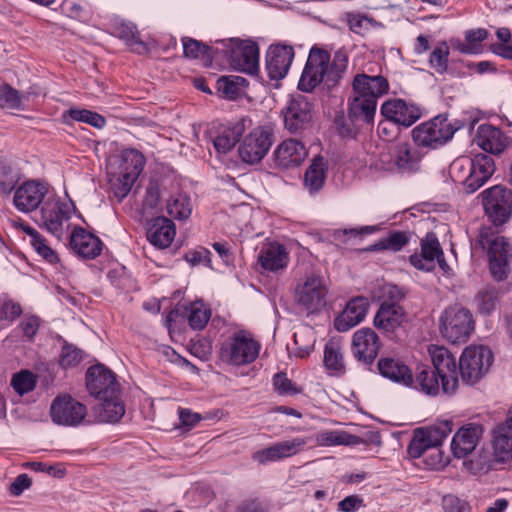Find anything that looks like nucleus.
I'll use <instances>...</instances> for the list:
<instances>
[{
  "instance_id": "f257e3e1",
  "label": "nucleus",
  "mask_w": 512,
  "mask_h": 512,
  "mask_svg": "<svg viewBox=\"0 0 512 512\" xmlns=\"http://www.w3.org/2000/svg\"><path fill=\"white\" fill-rule=\"evenodd\" d=\"M348 58L345 52L337 51L330 64V54L320 48L310 50L305 68L298 83V88L311 92L322 81L335 84L347 68Z\"/></svg>"
},
{
  "instance_id": "f03ea898",
  "label": "nucleus",
  "mask_w": 512,
  "mask_h": 512,
  "mask_svg": "<svg viewBox=\"0 0 512 512\" xmlns=\"http://www.w3.org/2000/svg\"><path fill=\"white\" fill-rule=\"evenodd\" d=\"M384 93V77L357 74L352 82L348 99V116L351 120L373 122L377 99Z\"/></svg>"
},
{
  "instance_id": "7ed1b4c3",
  "label": "nucleus",
  "mask_w": 512,
  "mask_h": 512,
  "mask_svg": "<svg viewBox=\"0 0 512 512\" xmlns=\"http://www.w3.org/2000/svg\"><path fill=\"white\" fill-rule=\"evenodd\" d=\"M495 172V163L491 156L476 154L474 157H459L449 169L453 181L462 184L468 194H473L484 186Z\"/></svg>"
},
{
  "instance_id": "20e7f679",
  "label": "nucleus",
  "mask_w": 512,
  "mask_h": 512,
  "mask_svg": "<svg viewBox=\"0 0 512 512\" xmlns=\"http://www.w3.org/2000/svg\"><path fill=\"white\" fill-rule=\"evenodd\" d=\"M478 242L487 250L489 271L496 281L505 280L511 271L512 244L503 236L494 235L490 228H482Z\"/></svg>"
},
{
  "instance_id": "39448f33",
  "label": "nucleus",
  "mask_w": 512,
  "mask_h": 512,
  "mask_svg": "<svg viewBox=\"0 0 512 512\" xmlns=\"http://www.w3.org/2000/svg\"><path fill=\"white\" fill-rule=\"evenodd\" d=\"M260 344L246 330H239L229 335L219 351L220 359L230 365L241 366L252 363L259 354Z\"/></svg>"
},
{
  "instance_id": "423d86ee",
  "label": "nucleus",
  "mask_w": 512,
  "mask_h": 512,
  "mask_svg": "<svg viewBox=\"0 0 512 512\" xmlns=\"http://www.w3.org/2000/svg\"><path fill=\"white\" fill-rule=\"evenodd\" d=\"M475 328L471 311L454 305L446 308L440 316V332L443 338L453 344L466 342Z\"/></svg>"
},
{
  "instance_id": "0eeeda50",
  "label": "nucleus",
  "mask_w": 512,
  "mask_h": 512,
  "mask_svg": "<svg viewBox=\"0 0 512 512\" xmlns=\"http://www.w3.org/2000/svg\"><path fill=\"white\" fill-rule=\"evenodd\" d=\"M404 297L402 288L386 284V339L403 341L407 337L408 317L400 305Z\"/></svg>"
},
{
  "instance_id": "6e6552de",
  "label": "nucleus",
  "mask_w": 512,
  "mask_h": 512,
  "mask_svg": "<svg viewBox=\"0 0 512 512\" xmlns=\"http://www.w3.org/2000/svg\"><path fill=\"white\" fill-rule=\"evenodd\" d=\"M493 362L492 351L483 345H471L464 349L460 360L459 370L463 382L476 384L489 370Z\"/></svg>"
},
{
  "instance_id": "1a4fd4ad",
  "label": "nucleus",
  "mask_w": 512,
  "mask_h": 512,
  "mask_svg": "<svg viewBox=\"0 0 512 512\" xmlns=\"http://www.w3.org/2000/svg\"><path fill=\"white\" fill-rule=\"evenodd\" d=\"M422 116V109L400 98L386 100V137L402 135L405 130L416 123Z\"/></svg>"
},
{
  "instance_id": "9d476101",
  "label": "nucleus",
  "mask_w": 512,
  "mask_h": 512,
  "mask_svg": "<svg viewBox=\"0 0 512 512\" xmlns=\"http://www.w3.org/2000/svg\"><path fill=\"white\" fill-rule=\"evenodd\" d=\"M273 141L274 132L271 127H255L239 144L238 153L241 160L247 164L259 163L268 153Z\"/></svg>"
},
{
  "instance_id": "9b49d317",
  "label": "nucleus",
  "mask_w": 512,
  "mask_h": 512,
  "mask_svg": "<svg viewBox=\"0 0 512 512\" xmlns=\"http://www.w3.org/2000/svg\"><path fill=\"white\" fill-rule=\"evenodd\" d=\"M487 217L496 226L507 222L512 213V191L505 186L495 185L480 194Z\"/></svg>"
},
{
  "instance_id": "f8f14e48",
  "label": "nucleus",
  "mask_w": 512,
  "mask_h": 512,
  "mask_svg": "<svg viewBox=\"0 0 512 512\" xmlns=\"http://www.w3.org/2000/svg\"><path fill=\"white\" fill-rule=\"evenodd\" d=\"M120 171L114 184V195L121 201L130 192L145 165L144 156L136 149H125L120 157Z\"/></svg>"
},
{
  "instance_id": "ddd939ff",
  "label": "nucleus",
  "mask_w": 512,
  "mask_h": 512,
  "mask_svg": "<svg viewBox=\"0 0 512 512\" xmlns=\"http://www.w3.org/2000/svg\"><path fill=\"white\" fill-rule=\"evenodd\" d=\"M449 421H442L432 426L418 428L408 446V453L412 458H420L428 450L439 447L451 433Z\"/></svg>"
},
{
  "instance_id": "4468645a",
  "label": "nucleus",
  "mask_w": 512,
  "mask_h": 512,
  "mask_svg": "<svg viewBox=\"0 0 512 512\" xmlns=\"http://www.w3.org/2000/svg\"><path fill=\"white\" fill-rule=\"evenodd\" d=\"M434 371L441 380V389L446 394H452L458 386V373L455 357L443 347L431 345L428 348Z\"/></svg>"
},
{
  "instance_id": "2eb2a0df",
  "label": "nucleus",
  "mask_w": 512,
  "mask_h": 512,
  "mask_svg": "<svg viewBox=\"0 0 512 512\" xmlns=\"http://www.w3.org/2000/svg\"><path fill=\"white\" fill-rule=\"evenodd\" d=\"M327 288L317 275L307 276L295 288V300L308 313L319 311L326 304Z\"/></svg>"
},
{
  "instance_id": "dca6fc26",
  "label": "nucleus",
  "mask_w": 512,
  "mask_h": 512,
  "mask_svg": "<svg viewBox=\"0 0 512 512\" xmlns=\"http://www.w3.org/2000/svg\"><path fill=\"white\" fill-rule=\"evenodd\" d=\"M40 214V226L56 236L57 239H61L71 217L70 205L59 199H48L44 202Z\"/></svg>"
},
{
  "instance_id": "f3484780",
  "label": "nucleus",
  "mask_w": 512,
  "mask_h": 512,
  "mask_svg": "<svg viewBox=\"0 0 512 512\" xmlns=\"http://www.w3.org/2000/svg\"><path fill=\"white\" fill-rule=\"evenodd\" d=\"M230 67L236 71L253 74L259 68V49L252 41L231 40L227 50Z\"/></svg>"
},
{
  "instance_id": "a211bd4d",
  "label": "nucleus",
  "mask_w": 512,
  "mask_h": 512,
  "mask_svg": "<svg viewBox=\"0 0 512 512\" xmlns=\"http://www.w3.org/2000/svg\"><path fill=\"white\" fill-rule=\"evenodd\" d=\"M454 130L446 119L435 117L434 119L416 126L412 130V138L416 145L433 147L450 140Z\"/></svg>"
},
{
  "instance_id": "6ab92c4d",
  "label": "nucleus",
  "mask_w": 512,
  "mask_h": 512,
  "mask_svg": "<svg viewBox=\"0 0 512 512\" xmlns=\"http://www.w3.org/2000/svg\"><path fill=\"white\" fill-rule=\"evenodd\" d=\"M87 414L85 405L69 395L56 397L50 407V416L54 423L65 426L80 424Z\"/></svg>"
},
{
  "instance_id": "aec40b11",
  "label": "nucleus",
  "mask_w": 512,
  "mask_h": 512,
  "mask_svg": "<svg viewBox=\"0 0 512 512\" xmlns=\"http://www.w3.org/2000/svg\"><path fill=\"white\" fill-rule=\"evenodd\" d=\"M285 128L291 133L304 130L312 120V103L301 94L292 96L282 110Z\"/></svg>"
},
{
  "instance_id": "412c9836",
  "label": "nucleus",
  "mask_w": 512,
  "mask_h": 512,
  "mask_svg": "<svg viewBox=\"0 0 512 512\" xmlns=\"http://www.w3.org/2000/svg\"><path fill=\"white\" fill-rule=\"evenodd\" d=\"M421 253L413 254L409 260L412 266L418 270L431 271L436 262L444 268L445 260L440 243L434 233H428L421 240Z\"/></svg>"
},
{
  "instance_id": "4be33fe9",
  "label": "nucleus",
  "mask_w": 512,
  "mask_h": 512,
  "mask_svg": "<svg viewBox=\"0 0 512 512\" xmlns=\"http://www.w3.org/2000/svg\"><path fill=\"white\" fill-rule=\"evenodd\" d=\"M86 387L96 398L118 393L119 386L112 371L98 364L91 366L86 373Z\"/></svg>"
},
{
  "instance_id": "5701e85b",
  "label": "nucleus",
  "mask_w": 512,
  "mask_h": 512,
  "mask_svg": "<svg viewBox=\"0 0 512 512\" xmlns=\"http://www.w3.org/2000/svg\"><path fill=\"white\" fill-rule=\"evenodd\" d=\"M381 341L371 328L357 330L352 338L353 355L367 365H371L378 355Z\"/></svg>"
},
{
  "instance_id": "b1692460",
  "label": "nucleus",
  "mask_w": 512,
  "mask_h": 512,
  "mask_svg": "<svg viewBox=\"0 0 512 512\" xmlns=\"http://www.w3.org/2000/svg\"><path fill=\"white\" fill-rule=\"evenodd\" d=\"M294 58V49L290 45H272L266 54V70L272 80L283 79Z\"/></svg>"
},
{
  "instance_id": "393cba45",
  "label": "nucleus",
  "mask_w": 512,
  "mask_h": 512,
  "mask_svg": "<svg viewBox=\"0 0 512 512\" xmlns=\"http://www.w3.org/2000/svg\"><path fill=\"white\" fill-rule=\"evenodd\" d=\"M47 187L35 180L26 181L21 184L14 194V205L21 212L34 211L43 202L47 194Z\"/></svg>"
},
{
  "instance_id": "a878e982",
  "label": "nucleus",
  "mask_w": 512,
  "mask_h": 512,
  "mask_svg": "<svg viewBox=\"0 0 512 512\" xmlns=\"http://www.w3.org/2000/svg\"><path fill=\"white\" fill-rule=\"evenodd\" d=\"M306 444L307 441L304 438L281 441L268 448L256 451L253 453L252 459L259 464L278 461L299 453Z\"/></svg>"
},
{
  "instance_id": "bb28decb",
  "label": "nucleus",
  "mask_w": 512,
  "mask_h": 512,
  "mask_svg": "<svg viewBox=\"0 0 512 512\" xmlns=\"http://www.w3.org/2000/svg\"><path fill=\"white\" fill-rule=\"evenodd\" d=\"M304 144L296 139H286L277 146L273 153L274 163L282 169L299 166L307 157Z\"/></svg>"
},
{
  "instance_id": "cd10ccee",
  "label": "nucleus",
  "mask_w": 512,
  "mask_h": 512,
  "mask_svg": "<svg viewBox=\"0 0 512 512\" xmlns=\"http://www.w3.org/2000/svg\"><path fill=\"white\" fill-rule=\"evenodd\" d=\"M483 434V427L477 423L462 426L453 436L451 450L455 457L464 458L472 453Z\"/></svg>"
},
{
  "instance_id": "c85d7f7f",
  "label": "nucleus",
  "mask_w": 512,
  "mask_h": 512,
  "mask_svg": "<svg viewBox=\"0 0 512 512\" xmlns=\"http://www.w3.org/2000/svg\"><path fill=\"white\" fill-rule=\"evenodd\" d=\"M69 246L79 257L94 259L101 254L103 243L84 228L75 227L70 235Z\"/></svg>"
},
{
  "instance_id": "c756f323",
  "label": "nucleus",
  "mask_w": 512,
  "mask_h": 512,
  "mask_svg": "<svg viewBox=\"0 0 512 512\" xmlns=\"http://www.w3.org/2000/svg\"><path fill=\"white\" fill-rule=\"evenodd\" d=\"M386 142L390 145L386 148L389 151L391 160L394 161L395 165L399 170L403 172H412L417 169L419 157L416 153H412L406 139L402 135H393L386 137Z\"/></svg>"
},
{
  "instance_id": "7c9ffc66",
  "label": "nucleus",
  "mask_w": 512,
  "mask_h": 512,
  "mask_svg": "<svg viewBox=\"0 0 512 512\" xmlns=\"http://www.w3.org/2000/svg\"><path fill=\"white\" fill-rule=\"evenodd\" d=\"M369 302L363 296L352 298L343 312L334 320V327L339 332H345L362 322L367 314Z\"/></svg>"
},
{
  "instance_id": "2f4dec72",
  "label": "nucleus",
  "mask_w": 512,
  "mask_h": 512,
  "mask_svg": "<svg viewBox=\"0 0 512 512\" xmlns=\"http://www.w3.org/2000/svg\"><path fill=\"white\" fill-rule=\"evenodd\" d=\"M474 141L482 150L496 155L508 145V137L499 128L488 124L478 127Z\"/></svg>"
},
{
  "instance_id": "473e14b6",
  "label": "nucleus",
  "mask_w": 512,
  "mask_h": 512,
  "mask_svg": "<svg viewBox=\"0 0 512 512\" xmlns=\"http://www.w3.org/2000/svg\"><path fill=\"white\" fill-rule=\"evenodd\" d=\"M258 262L270 272L284 270L289 262V253L285 246L277 242L264 245L259 253Z\"/></svg>"
},
{
  "instance_id": "72a5a7b5",
  "label": "nucleus",
  "mask_w": 512,
  "mask_h": 512,
  "mask_svg": "<svg viewBox=\"0 0 512 512\" xmlns=\"http://www.w3.org/2000/svg\"><path fill=\"white\" fill-rule=\"evenodd\" d=\"M175 234L174 223L164 216L153 219L147 230L148 240L158 248L168 247L173 241Z\"/></svg>"
},
{
  "instance_id": "f704fd0d",
  "label": "nucleus",
  "mask_w": 512,
  "mask_h": 512,
  "mask_svg": "<svg viewBox=\"0 0 512 512\" xmlns=\"http://www.w3.org/2000/svg\"><path fill=\"white\" fill-rule=\"evenodd\" d=\"M492 457L496 463L512 461V430L498 425L493 430Z\"/></svg>"
},
{
  "instance_id": "c9c22d12",
  "label": "nucleus",
  "mask_w": 512,
  "mask_h": 512,
  "mask_svg": "<svg viewBox=\"0 0 512 512\" xmlns=\"http://www.w3.org/2000/svg\"><path fill=\"white\" fill-rule=\"evenodd\" d=\"M101 402L94 408L98 421L105 423L118 422L125 413L124 404L118 393L98 398Z\"/></svg>"
},
{
  "instance_id": "e433bc0d",
  "label": "nucleus",
  "mask_w": 512,
  "mask_h": 512,
  "mask_svg": "<svg viewBox=\"0 0 512 512\" xmlns=\"http://www.w3.org/2000/svg\"><path fill=\"white\" fill-rule=\"evenodd\" d=\"M324 366L331 376H342L346 373V366L339 341L331 339L324 348Z\"/></svg>"
},
{
  "instance_id": "4c0bfd02",
  "label": "nucleus",
  "mask_w": 512,
  "mask_h": 512,
  "mask_svg": "<svg viewBox=\"0 0 512 512\" xmlns=\"http://www.w3.org/2000/svg\"><path fill=\"white\" fill-rule=\"evenodd\" d=\"M327 162L322 156H317L304 174V185L310 193L318 192L326 180Z\"/></svg>"
},
{
  "instance_id": "58836bf2",
  "label": "nucleus",
  "mask_w": 512,
  "mask_h": 512,
  "mask_svg": "<svg viewBox=\"0 0 512 512\" xmlns=\"http://www.w3.org/2000/svg\"><path fill=\"white\" fill-rule=\"evenodd\" d=\"M244 130L245 126L243 121H238L231 126L223 128L219 135L213 140V145L217 152L223 154L229 152L243 135Z\"/></svg>"
},
{
  "instance_id": "ea45409f",
  "label": "nucleus",
  "mask_w": 512,
  "mask_h": 512,
  "mask_svg": "<svg viewBox=\"0 0 512 512\" xmlns=\"http://www.w3.org/2000/svg\"><path fill=\"white\" fill-rule=\"evenodd\" d=\"M439 377L434 370L426 365L417 367L413 385L427 395H437L440 391Z\"/></svg>"
},
{
  "instance_id": "a19ab883",
  "label": "nucleus",
  "mask_w": 512,
  "mask_h": 512,
  "mask_svg": "<svg viewBox=\"0 0 512 512\" xmlns=\"http://www.w3.org/2000/svg\"><path fill=\"white\" fill-rule=\"evenodd\" d=\"M386 378L403 386L413 385L414 376L409 367L400 360L386 358Z\"/></svg>"
},
{
  "instance_id": "79ce46f5",
  "label": "nucleus",
  "mask_w": 512,
  "mask_h": 512,
  "mask_svg": "<svg viewBox=\"0 0 512 512\" xmlns=\"http://www.w3.org/2000/svg\"><path fill=\"white\" fill-rule=\"evenodd\" d=\"M380 230V226H364L360 229H338L333 232V239L339 245L357 246L361 243L362 238L366 234H370Z\"/></svg>"
},
{
  "instance_id": "37998d69",
  "label": "nucleus",
  "mask_w": 512,
  "mask_h": 512,
  "mask_svg": "<svg viewBox=\"0 0 512 512\" xmlns=\"http://www.w3.org/2000/svg\"><path fill=\"white\" fill-rule=\"evenodd\" d=\"M316 442L320 446L356 445L361 439L345 431H321L316 435Z\"/></svg>"
},
{
  "instance_id": "c03bdc74",
  "label": "nucleus",
  "mask_w": 512,
  "mask_h": 512,
  "mask_svg": "<svg viewBox=\"0 0 512 512\" xmlns=\"http://www.w3.org/2000/svg\"><path fill=\"white\" fill-rule=\"evenodd\" d=\"M186 310L187 320L191 328L201 330L207 325L211 312L203 302H194Z\"/></svg>"
},
{
  "instance_id": "a18cd8bd",
  "label": "nucleus",
  "mask_w": 512,
  "mask_h": 512,
  "mask_svg": "<svg viewBox=\"0 0 512 512\" xmlns=\"http://www.w3.org/2000/svg\"><path fill=\"white\" fill-rule=\"evenodd\" d=\"M449 46L446 41H440L432 50L429 57V65L438 74H444L448 70Z\"/></svg>"
},
{
  "instance_id": "49530a36",
  "label": "nucleus",
  "mask_w": 512,
  "mask_h": 512,
  "mask_svg": "<svg viewBox=\"0 0 512 512\" xmlns=\"http://www.w3.org/2000/svg\"><path fill=\"white\" fill-rule=\"evenodd\" d=\"M477 310L482 315H490L498 302V292L494 287H486L480 290L475 296Z\"/></svg>"
},
{
  "instance_id": "de8ad7c7",
  "label": "nucleus",
  "mask_w": 512,
  "mask_h": 512,
  "mask_svg": "<svg viewBox=\"0 0 512 512\" xmlns=\"http://www.w3.org/2000/svg\"><path fill=\"white\" fill-rule=\"evenodd\" d=\"M30 232V244L33 249L37 252L48 263L55 264L59 261L57 253L47 244V240L37 231L29 230Z\"/></svg>"
},
{
  "instance_id": "09e8293b",
  "label": "nucleus",
  "mask_w": 512,
  "mask_h": 512,
  "mask_svg": "<svg viewBox=\"0 0 512 512\" xmlns=\"http://www.w3.org/2000/svg\"><path fill=\"white\" fill-rule=\"evenodd\" d=\"M348 24L351 31L362 36L381 27L380 22L362 14H349Z\"/></svg>"
},
{
  "instance_id": "8fccbe9b",
  "label": "nucleus",
  "mask_w": 512,
  "mask_h": 512,
  "mask_svg": "<svg viewBox=\"0 0 512 512\" xmlns=\"http://www.w3.org/2000/svg\"><path fill=\"white\" fill-rule=\"evenodd\" d=\"M36 376L29 370L15 373L11 379V386L19 395H24L36 387Z\"/></svg>"
},
{
  "instance_id": "3c124183",
  "label": "nucleus",
  "mask_w": 512,
  "mask_h": 512,
  "mask_svg": "<svg viewBox=\"0 0 512 512\" xmlns=\"http://www.w3.org/2000/svg\"><path fill=\"white\" fill-rule=\"evenodd\" d=\"M189 199L184 195H178L167 203L168 214L175 219H187L191 215Z\"/></svg>"
},
{
  "instance_id": "603ef678",
  "label": "nucleus",
  "mask_w": 512,
  "mask_h": 512,
  "mask_svg": "<svg viewBox=\"0 0 512 512\" xmlns=\"http://www.w3.org/2000/svg\"><path fill=\"white\" fill-rule=\"evenodd\" d=\"M183 50L184 55L188 58L192 59H210L211 57V48L200 41L194 40L192 38H183Z\"/></svg>"
},
{
  "instance_id": "864d4df0",
  "label": "nucleus",
  "mask_w": 512,
  "mask_h": 512,
  "mask_svg": "<svg viewBox=\"0 0 512 512\" xmlns=\"http://www.w3.org/2000/svg\"><path fill=\"white\" fill-rule=\"evenodd\" d=\"M22 98L18 90L8 84L0 85V108L20 109Z\"/></svg>"
},
{
  "instance_id": "5fc2aeb1",
  "label": "nucleus",
  "mask_w": 512,
  "mask_h": 512,
  "mask_svg": "<svg viewBox=\"0 0 512 512\" xmlns=\"http://www.w3.org/2000/svg\"><path fill=\"white\" fill-rule=\"evenodd\" d=\"M68 114L73 120L90 124L95 128H102L106 123L103 116L86 109H70Z\"/></svg>"
},
{
  "instance_id": "6e6d98bb",
  "label": "nucleus",
  "mask_w": 512,
  "mask_h": 512,
  "mask_svg": "<svg viewBox=\"0 0 512 512\" xmlns=\"http://www.w3.org/2000/svg\"><path fill=\"white\" fill-rule=\"evenodd\" d=\"M84 358V352L74 345L65 343L60 354V365L63 368L75 367Z\"/></svg>"
},
{
  "instance_id": "4d7b16f0",
  "label": "nucleus",
  "mask_w": 512,
  "mask_h": 512,
  "mask_svg": "<svg viewBox=\"0 0 512 512\" xmlns=\"http://www.w3.org/2000/svg\"><path fill=\"white\" fill-rule=\"evenodd\" d=\"M422 456L427 468L432 470L443 469L449 463V457L439 447L428 449Z\"/></svg>"
},
{
  "instance_id": "13d9d810",
  "label": "nucleus",
  "mask_w": 512,
  "mask_h": 512,
  "mask_svg": "<svg viewBox=\"0 0 512 512\" xmlns=\"http://www.w3.org/2000/svg\"><path fill=\"white\" fill-rule=\"evenodd\" d=\"M412 234L409 231L390 230L386 235V250L400 251L406 246Z\"/></svg>"
},
{
  "instance_id": "bf43d9fd",
  "label": "nucleus",
  "mask_w": 512,
  "mask_h": 512,
  "mask_svg": "<svg viewBox=\"0 0 512 512\" xmlns=\"http://www.w3.org/2000/svg\"><path fill=\"white\" fill-rule=\"evenodd\" d=\"M275 390L281 395H295L300 392L296 384L285 373H278L273 378Z\"/></svg>"
},
{
  "instance_id": "052dcab7",
  "label": "nucleus",
  "mask_w": 512,
  "mask_h": 512,
  "mask_svg": "<svg viewBox=\"0 0 512 512\" xmlns=\"http://www.w3.org/2000/svg\"><path fill=\"white\" fill-rule=\"evenodd\" d=\"M218 92L227 99L234 100L240 94L241 90L238 89L234 83L232 76H223L217 81Z\"/></svg>"
},
{
  "instance_id": "680f3d73",
  "label": "nucleus",
  "mask_w": 512,
  "mask_h": 512,
  "mask_svg": "<svg viewBox=\"0 0 512 512\" xmlns=\"http://www.w3.org/2000/svg\"><path fill=\"white\" fill-rule=\"evenodd\" d=\"M358 120H351L350 117L344 116L337 117L335 125L339 135L343 138H354L358 133V127L355 122Z\"/></svg>"
},
{
  "instance_id": "e2e57ef3",
  "label": "nucleus",
  "mask_w": 512,
  "mask_h": 512,
  "mask_svg": "<svg viewBox=\"0 0 512 512\" xmlns=\"http://www.w3.org/2000/svg\"><path fill=\"white\" fill-rule=\"evenodd\" d=\"M442 504L444 512H470L469 504L453 495L444 496Z\"/></svg>"
},
{
  "instance_id": "0e129e2a",
  "label": "nucleus",
  "mask_w": 512,
  "mask_h": 512,
  "mask_svg": "<svg viewBox=\"0 0 512 512\" xmlns=\"http://www.w3.org/2000/svg\"><path fill=\"white\" fill-rule=\"evenodd\" d=\"M488 36V31L484 28L471 29L465 32V41L467 45L475 46L477 54L482 52L481 42Z\"/></svg>"
},
{
  "instance_id": "69168bd1",
  "label": "nucleus",
  "mask_w": 512,
  "mask_h": 512,
  "mask_svg": "<svg viewBox=\"0 0 512 512\" xmlns=\"http://www.w3.org/2000/svg\"><path fill=\"white\" fill-rule=\"evenodd\" d=\"M32 485L31 478L23 473L18 475L15 480L11 483L9 491L14 496H19L24 490L30 488Z\"/></svg>"
},
{
  "instance_id": "338daca9",
  "label": "nucleus",
  "mask_w": 512,
  "mask_h": 512,
  "mask_svg": "<svg viewBox=\"0 0 512 512\" xmlns=\"http://www.w3.org/2000/svg\"><path fill=\"white\" fill-rule=\"evenodd\" d=\"M18 179L16 175H13L6 171V168L3 167L2 172L0 173V193L4 195H8L15 188Z\"/></svg>"
},
{
  "instance_id": "774afa93",
  "label": "nucleus",
  "mask_w": 512,
  "mask_h": 512,
  "mask_svg": "<svg viewBox=\"0 0 512 512\" xmlns=\"http://www.w3.org/2000/svg\"><path fill=\"white\" fill-rule=\"evenodd\" d=\"M363 506V499L358 495L345 497L338 503V510L341 512H355Z\"/></svg>"
}]
</instances>
